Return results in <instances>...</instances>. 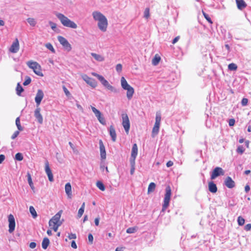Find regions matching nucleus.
Listing matches in <instances>:
<instances>
[{
    "instance_id": "f257e3e1",
    "label": "nucleus",
    "mask_w": 251,
    "mask_h": 251,
    "mask_svg": "<svg viewBox=\"0 0 251 251\" xmlns=\"http://www.w3.org/2000/svg\"><path fill=\"white\" fill-rule=\"evenodd\" d=\"M92 16L94 19L98 22V26L99 29L103 32L106 31L108 22L105 16L99 11L93 12Z\"/></svg>"
},
{
    "instance_id": "f03ea898",
    "label": "nucleus",
    "mask_w": 251,
    "mask_h": 251,
    "mask_svg": "<svg viewBox=\"0 0 251 251\" xmlns=\"http://www.w3.org/2000/svg\"><path fill=\"white\" fill-rule=\"evenodd\" d=\"M62 213V210H60L49 221V226L51 227L55 232L57 231L58 227L62 224V221L60 220Z\"/></svg>"
},
{
    "instance_id": "7ed1b4c3",
    "label": "nucleus",
    "mask_w": 251,
    "mask_h": 251,
    "mask_svg": "<svg viewBox=\"0 0 251 251\" xmlns=\"http://www.w3.org/2000/svg\"><path fill=\"white\" fill-rule=\"evenodd\" d=\"M55 16L60 20L63 26L74 29L77 27V25L75 22L70 20L63 14L56 13Z\"/></svg>"
},
{
    "instance_id": "20e7f679",
    "label": "nucleus",
    "mask_w": 251,
    "mask_h": 251,
    "mask_svg": "<svg viewBox=\"0 0 251 251\" xmlns=\"http://www.w3.org/2000/svg\"><path fill=\"white\" fill-rule=\"evenodd\" d=\"M121 86L122 88L126 90V97L128 100H130L133 97L134 93V90L132 87L128 84L125 78L123 76L121 79Z\"/></svg>"
},
{
    "instance_id": "39448f33",
    "label": "nucleus",
    "mask_w": 251,
    "mask_h": 251,
    "mask_svg": "<svg viewBox=\"0 0 251 251\" xmlns=\"http://www.w3.org/2000/svg\"><path fill=\"white\" fill-rule=\"evenodd\" d=\"M26 65L33 71L35 74L40 76H43L41 66L37 62L30 60L26 62Z\"/></svg>"
},
{
    "instance_id": "423d86ee",
    "label": "nucleus",
    "mask_w": 251,
    "mask_h": 251,
    "mask_svg": "<svg viewBox=\"0 0 251 251\" xmlns=\"http://www.w3.org/2000/svg\"><path fill=\"white\" fill-rule=\"evenodd\" d=\"M171 196V188L169 185L166 186L165 189V194L162 205V211L164 212L166 210L169 205V202Z\"/></svg>"
},
{
    "instance_id": "0eeeda50",
    "label": "nucleus",
    "mask_w": 251,
    "mask_h": 251,
    "mask_svg": "<svg viewBox=\"0 0 251 251\" xmlns=\"http://www.w3.org/2000/svg\"><path fill=\"white\" fill-rule=\"evenodd\" d=\"M225 174L224 170L221 167H216L211 173L210 178L211 179H214L220 176H223Z\"/></svg>"
},
{
    "instance_id": "6e6552de",
    "label": "nucleus",
    "mask_w": 251,
    "mask_h": 251,
    "mask_svg": "<svg viewBox=\"0 0 251 251\" xmlns=\"http://www.w3.org/2000/svg\"><path fill=\"white\" fill-rule=\"evenodd\" d=\"M57 39L60 44H61L66 50L68 51H70L71 50V45L66 38L61 36H58L57 37Z\"/></svg>"
},
{
    "instance_id": "1a4fd4ad",
    "label": "nucleus",
    "mask_w": 251,
    "mask_h": 251,
    "mask_svg": "<svg viewBox=\"0 0 251 251\" xmlns=\"http://www.w3.org/2000/svg\"><path fill=\"white\" fill-rule=\"evenodd\" d=\"M123 122L122 125L123 126L126 132V133H128L130 128V123L129 118L127 115V114H123L122 115Z\"/></svg>"
},
{
    "instance_id": "9d476101",
    "label": "nucleus",
    "mask_w": 251,
    "mask_h": 251,
    "mask_svg": "<svg viewBox=\"0 0 251 251\" xmlns=\"http://www.w3.org/2000/svg\"><path fill=\"white\" fill-rule=\"evenodd\" d=\"M82 78L88 84H89L90 86L92 87L93 88H95L97 85V83L96 80L90 77H89L86 75H82Z\"/></svg>"
},
{
    "instance_id": "9b49d317",
    "label": "nucleus",
    "mask_w": 251,
    "mask_h": 251,
    "mask_svg": "<svg viewBox=\"0 0 251 251\" xmlns=\"http://www.w3.org/2000/svg\"><path fill=\"white\" fill-rule=\"evenodd\" d=\"M8 222H9V232L12 233L15 230V218L13 215L10 214L8 216Z\"/></svg>"
},
{
    "instance_id": "f8f14e48",
    "label": "nucleus",
    "mask_w": 251,
    "mask_h": 251,
    "mask_svg": "<svg viewBox=\"0 0 251 251\" xmlns=\"http://www.w3.org/2000/svg\"><path fill=\"white\" fill-rule=\"evenodd\" d=\"M44 96V94L43 91L41 89L38 90L35 98V101L36 102L37 107H39L42 99H43Z\"/></svg>"
},
{
    "instance_id": "ddd939ff",
    "label": "nucleus",
    "mask_w": 251,
    "mask_h": 251,
    "mask_svg": "<svg viewBox=\"0 0 251 251\" xmlns=\"http://www.w3.org/2000/svg\"><path fill=\"white\" fill-rule=\"evenodd\" d=\"M45 172L48 176L49 181L52 182L54 180L53 176L48 161L45 163Z\"/></svg>"
},
{
    "instance_id": "4468645a",
    "label": "nucleus",
    "mask_w": 251,
    "mask_h": 251,
    "mask_svg": "<svg viewBox=\"0 0 251 251\" xmlns=\"http://www.w3.org/2000/svg\"><path fill=\"white\" fill-rule=\"evenodd\" d=\"M225 185L228 188L231 189L235 187V183L230 176L226 177L224 181Z\"/></svg>"
},
{
    "instance_id": "2eb2a0df",
    "label": "nucleus",
    "mask_w": 251,
    "mask_h": 251,
    "mask_svg": "<svg viewBox=\"0 0 251 251\" xmlns=\"http://www.w3.org/2000/svg\"><path fill=\"white\" fill-rule=\"evenodd\" d=\"M41 109L39 107H37L34 111V116L37 120L39 123L42 124L43 122V117L40 113Z\"/></svg>"
},
{
    "instance_id": "dca6fc26",
    "label": "nucleus",
    "mask_w": 251,
    "mask_h": 251,
    "mask_svg": "<svg viewBox=\"0 0 251 251\" xmlns=\"http://www.w3.org/2000/svg\"><path fill=\"white\" fill-rule=\"evenodd\" d=\"M19 50V44L17 39H16V41L14 42L10 49L9 50L13 53H16Z\"/></svg>"
},
{
    "instance_id": "f3484780",
    "label": "nucleus",
    "mask_w": 251,
    "mask_h": 251,
    "mask_svg": "<svg viewBox=\"0 0 251 251\" xmlns=\"http://www.w3.org/2000/svg\"><path fill=\"white\" fill-rule=\"evenodd\" d=\"M100 157L101 159H105L106 157V151L104 146L101 140L100 141Z\"/></svg>"
},
{
    "instance_id": "a211bd4d",
    "label": "nucleus",
    "mask_w": 251,
    "mask_h": 251,
    "mask_svg": "<svg viewBox=\"0 0 251 251\" xmlns=\"http://www.w3.org/2000/svg\"><path fill=\"white\" fill-rule=\"evenodd\" d=\"M92 75L96 76L101 83V84L105 87L109 82L101 75H100L96 73H92Z\"/></svg>"
},
{
    "instance_id": "6ab92c4d",
    "label": "nucleus",
    "mask_w": 251,
    "mask_h": 251,
    "mask_svg": "<svg viewBox=\"0 0 251 251\" xmlns=\"http://www.w3.org/2000/svg\"><path fill=\"white\" fill-rule=\"evenodd\" d=\"M109 132L110 135L111 137V139L113 142H115L117 138V135L115 129L113 126H111L109 128Z\"/></svg>"
},
{
    "instance_id": "aec40b11",
    "label": "nucleus",
    "mask_w": 251,
    "mask_h": 251,
    "mask_svg": "<svg viewBox=\"0 0 251 251\" xmlns=\"http://www.w3.org/2000/svg\"><path fill=\"white\" fill-rule=\"evenodd\" d=\"M65 192L69 198H71L72 196V186L70 183H67L65 185Z\"/></svg>"
},
{
    "instance_id": "412c9836",
    "label": "nucleus",
    "mask_w": 251,
    "mask_h": 251,
    "mask_svg": "<svg viewBox=\"0 0 251 251\" xmlns=\"http://www.w3.org/2000/svg\"><path fill=\"white\" fill-rule=\"evenodd\" d=\"M208 189L212 193H215L217 191V186L213 181L208 183Z\"/></svg>"
},
{
    "instance_id": "4be33fe9",
    "label": "nucleus",
    "mask_w": 251,
    "mask_h": 251,
    "mask_svg": "<svg viewBox=\"0 0 251 251\" xmlns=\"http://www.w3.org/2000/svg\"><path fill=\"white\" fill-rule=\"evenodd\" d=\"M237 6L240 10H242L247 6V4L244 0H236Z\"/></svg>"
},
{
    "instance_id": "5701e85b",
    "label": "nucleus",
    "mask_w": 251,
    "mask_h": 251,
    "mask_svg": "<svg viewBox=\"0 0 251 251\" xmlns=\"http://www.w3.org/2000/svg\"><path fill=\"white\" fill-rule=\"evenodd\" d=\"M91 55L95 58V59L99 62L104 61V58L101 55L92 52Z\"/></svg>"
},
{
    "instance_id": "b1692460",
    "label": "nucleus",
    "mask_w": 251,
    "mask_h": 251,
    "mask_svg": "<svg viewBox=\"0 0 251 251\" xmlns=\"http://www.w3.org/2000/svg\"><path fill=\"white\" fill-rule=\"evenodd\" d=\"M138 154V147L136 144H134L131 150V156L136 157Z\"/></svg>"
},
{
    "instance_id": "393cba45",
    "label": "nucleus",
    "mask_w": 251,
    "mask_h": 251,
    "mask_svg": "<svg viewBox=\"0 0 251 251\" xmlns=\"http://www.w3.org/2000/svg\"><path fill=\"white\" fill-rule=\"evenodd\" d=\"M49 244H50L49 239L47 237L44 238L42 242V248L44 250L47 249L48 246L49 245Z\"/></svg>"
},
{
    "instance_id": "a878e982",
    "label": "nucleus",
    "mask_w": 251,
    "mask_h": 251,
    "mask_svg": "<svg viewBox=\"0 0 251 251\" xmlns=\"http://www.w3.org/2000/svg\"><path fill=\"white\" fill-rule=\"evenodd\" d=\"M160 125L154 124L152 130V136L154 137L157 135L159 132Z\"/></svg>"
},
{
    "instance_id": "bb28decb",
    "label": "nucleus",
    "mask_w": 251,
    "mask_h": 251,
    "mask_svg": "<svg viewBox=\"0 0 251 251\" xmlns=\"http://www.w3.org/2000/svg\"><path fill=\"white\" fill-rule=\"evenodd\" d=\"M27 22L31 26H35L37 24L36 20L33 18H28L27 19Z\"/></svg>"
},
{
    "instance_id": "cd10ccee",
    "label": "nucleus",
    "mask_w": 251,
    "mask_h": 251,
    "mask_svg": "<svg viewBox=\"0 0 251 251\" xmlns=\"http://www.w3.org/2000/svg\"><path fill=\"white\" fill-rule=\"evenodd\" d=\"M96 117L97 118L98 121H99V122L100 124H101L103 125H106L105 120L104 117L103 116H102L101 113H100V114H99V115L96 116Z\"/></svg>"
},
{
    "instance_id": "c85d7f7f",
    "label": "nucleus",
    "mask_w": 251,
    "mask_h": 251,
    "mask_svg": "<svg viewBox=\"0 0 251 251\" xmlns=\"http://www.w3.org/2000/svg\"><path fill=\"white\" fill-rule=\"evenodd\" d=\"M96 117L97 118L98 121H99V122L100 124H101L103 125H106L105 120L104 117L103 116H102L101 113H100V114H99V115L96 116Z\"/></svg>"
},
{
    "instance_id": "c756f323",
    "label": "nucleus",
    "mask_w": 251,
    "mask_h": 251,
    "mask_svg": "<svg viewBox=\"0 0 251 251\" xmlns=\"http://www.w3.org/2000/svg\"><path fill=\"white\" fill-rule=\"evenodd\" d=\"M96 117L97 118L98 121H99V122L100 124H101L103 125H106L105 120L104 117L103 116H102L101 113H100V114H99V115L96 116Z\"/></svg>"
},
{
    "instance_id": "7c9ffc66",
    "label": "nucleus",
    "mask_w": 251,
    "mask_h": 251,
    "mask_svg": "<svg viewBox=\"0 0 251 251\" xmlns=\"http://www.w3.org/2000/svg\"><path fill=\"white\" fill-rule=\"evenodd\" d=\"M96 117L97 118L98 121H99V122L100 124H101L103 125H106L105 120L104 117L103 116H102L101 113H100V114H99V115L96 116Z\"/></svg>"
},
{
    "instance_id": "2f4dec72",
    "label": "nucleus",
    "mask_w": 251,
    "mask_h": 251,
    "mask_svg": "<svg viewBox=\"0 0 251 251\" xmlns=\"http://www.w3.org/2000/svg\"><path fill=\"white\" fill-rule=\"evenodd\" d=\"M155 187L156 185L154 182L150 183L148 188V193L149 194L153 192L154 190Z\"/></svg>"
},
{
    "instance_id": "473e14b6",
    "label": "nucleus",
    "mask_w": 251,
    "mask_h": 251,
    "mask_svg": "<svg viewBox=\"0 0 251 251\" xmlns=\"http://www.w3.org/2000/svg\"><path fill=\"white\" fill-rule=\"evenodd\" d=\"M84 208H85V203L83 202L81 206V207L79 208L78 211L77 216L78 218H80L82 215H83L84 211Z\"/></svg>"
},
{
    "instance_id": "72a5a7b5",
    "label": "nucleus",
    "mask_w": 251,
    "mask_h": 251,
    "mask_svg": "<svg viewBox=\"0 0 251 251\" xmlns=\"http://www.w3.org/2000/svg\"><path fill=\"white\" fill-rule=\"evenodd\" d=\"M24 91V89L19 83H18L16 87V93L18 96H21V93Z\"/></svg>"
},
{
    "instance_id": "f704fd0d",
    "label": "nucleus",
    "mask_w": 251,
    "mask_h": 251,
    "mask_svg": "<svg viewBox=\"0 0 251 251\" xmlns=\"http://www.w3.org/2000/svg\"><path fill=\"white\" fill-rule=\"evenodd\" d=\"M16 125L20 131H22L23 130V127L21 126L20 124V117H17L16 119Z\"/></svg>"
},
{
    "instance_id": "c9c22d12",
    "label": "nucleus",
    "mask_w": 251,
    "mask_h": 251,
    "mask_svg": "<svg viewBox=\"0 0 251 251\" xmlns=\"http://www.w3.org/2000/svg\"><path fill=\"white\" fill-rule=\"evenodd\" d=\"M27 176L28 183L29 186H30L31 188L33 189L34 188V186H33V182L32 181L31 175L29 173H27Z\"/></svg>"
},
{
    "instance_id": "e433bc0d",
    "label": "nucleus",
    "mask_w": 251,
    "mask_h": 251,
    "mask_svg": "<svg viewBox=\"0 0 251 251\" xmlns=\"http://www.w3.org/2000/svg\"><path fill=\"white\" fill-rule=\"evenodd\" d=\"M161 119V114L160 113H157L156 114L155 124L160 125Z\"/></svg>"
},
{
    "instance_id": "4c0bfd02",
    "label": "nucleus",
    "mask_w": 251,
    "mask_h": 251,
    "mask_svg": "<svg viewBox=\"0 0 251 251\" xmlns=\"http://www.w3.org/2000/svg\"><path fill=\"white\" fill-rule=\"evenodd\" d=\"M160 60V57L155 55V57L152 59V63L154 65H157Z\"/></svg>"
},
{
    "instance_id": "58836bf2",
    "label": "nucleus",
    "mask_w": 251,
    "mask_h": 251,
    "mask_svg": "<svg viewBox=\"0 0 251 251\" xmlns=\"http://www.w3.org/2000/svg\"><path fill=\"white\" fill-rule=\"evenodd\" d=\"M105 87L108 90L114 93H117L118 92L116 89H115L113 86L111 85L109 83Z\"/></svg>"
},
{
    "instance_id": "ea45409f",
    "label": "nucleus",
    "mask_w": 251,
    "mask_h": 251,
    "mask_svg": "<svg viewBox=\"0 0 251 251\" xmlns=\"http://www.w3.org/2000/svg\"><path fill=\"white\" fill-rule=\"evenodd\" d=\"M228 69L230 71H235L237 69V66L234 63H230L228 66Z\"/></svg>"
},
{
    "instance_id": "a19ab883",
    "label": "nucleus",
    "mask_w": 251,
    "mask_h": 251,
    "mask_svg": "<svg viewBox=\"0 0 251 251\" xmlns=\"http://www.w3.org/2000/svg\"><path fill=\"white\" fill-rule=\"evenodd\" d=\"M29 211L33 218H35L37 217V215L36 212L33 206H30L29 207Z\"/></svg>"
},
{
    "instance_id": "79ce46f5",
    "label": "nucleus",
    "mask_w": 251,
    "mask_h": 251,
    "mask_svg": "<svg viewBox=\"0 0 251 251\" xmlns=\"http://www.w3.org/2000/svg\"><path fill=\"white\" fill-rule=\"evenodd\" d=\"M97 186L101 191H104L105 190V187L103 184L100 181H98L96 184Z\"/></svg>"
},
{
    "instance_id": "37998d69",
    "label": "nucleus",
    "mask_w": 251,
    "mask_h": 251,
    "mask_svg": "<svg viewBox=\"0 0 251 251\" xmlns=\"http://www.w3.org/2000/svg\"><path fill=\"white\" fill-rule=\"evenodd\" d=\"M45 47L48 49H49L52 52H53V53L55 52V50L53 48L52 45L50 43H47L45 45Z\"/></svg>"
},
{
    "instance_id": "c03bdc74",
    "label": "nucleus",
    "mask_w": 251,
    "mask_h": 251,
    "mask_svg": "<svg viewBox=\"0 0 251 251\" xmlns=\"http://www.w3.org/2000/svg\"><path fill=\"white\" fill-rule=\"evenodd\" d=\"M137 231V228L136 227H129L126 229V233H133Z\"/></svg>"
},
{
    "instance_id": "a18cd8bd",
    "label": "nucleus",
    "mask_w": 251,
    "mask_h": 251,
    "mask_svg": "<svg viewBox=\"0 0 251 251\" xmlns=\"http://www.w3.org/2000/svg\"><path fill=\"white\" fill-rule=\"evenodd\" d=\"M238 224L239 226H241L244 225L245 223V219L241 216H239L237 220Z\"/></svg>"
},
{
    "instance_id": "49530a36",
    "label": "nucleus",
    "mask_w": 251,
    "mask_h": 251,
    "mask_svg": "<svg viewBox=\"0 0 251 251\" xmlns=\"http://www.w3.org/2000/svg\"><path fill=\"white\" fill-rule=\"evenodd\" d=\"M150 16V9L149 8H146L144 12V17L146 19H148Z\"/></svg>"
},
{
    "instance_id": "de8ad7c7",
    "label": "nucleus",
    "mask_w": 251,
    "mask_h": 251,
    "mask_svg": "<svg viewBox=\"0 0 251 251\" xmlns=\"http://www.w3.org/2000/svg\"><path fill=\"white\" fill-rule=\"evenodd\" d=\"M15 159L18 161H22L23 159V156L21 153H17L15 155Z\"/></svg>"
},
{
    "instance_id": "09e8293b",
    "label": "nucleus",
    "mask_w": 251,
    "mask_h": 251,
    "mask_svg": "<svg viewBox=\"0 0 251 251\" xmlns=\"http://www.w3.org/2000/svg\"><path fill=\"white\" fill-rule=\"evenodd\" d=\"M62 88H63L64 92L65 93V94L67 97H69L70 96H71L70 92L67 89V88L65 87V86L63 85L62 86Z\"/></svg>"
},
{
    "instance_id": "8fccbe9b",
    "label": "nucleus",
    "mask_w": 251,
    "mask_h": 251,
    "mask_svg": "<svg viewBox=\"0 0 251 251\" xmlns=\"http://www.w3.org/2000/svg\"><path fill=\"white\" fill-rule=\"evenodd\" d=\"M91 108L92 111L95 114V116H97L99 114H100L101 112L99 110L96 109L95 107H94L93 106H91Z\"/></svg>"
},
{
    "instance_id": "3c124183",
    "label": "nucleus",
    "mask_w": 251,
    "mask_h": 251,
    "mask_svg": "<svg viewBox=\"0 0 251 251\" xmlns=\"http://www.w3.org/2000/svg\"><path fill=\"white\" fill-rule=\"evenodd\" d=\"M244 151L245 149L242 146H238L236 150V151L240 154H242L244 152Z\"/></svg>"
},
{
    "instance_id": "603ef678",
    "label": "nucleus",
    "mask_w": 251,
    "mask_h": 251,
    "mask_svg": "<svg viewBox=\"0 0 251 251\" xmlns=\"http://www.w3.org/2000/svg\"><path fill=\"white\" fill-rule=\"evenodd\" d=\"M31 78L30 77L26 76L25 80L24 82L23 85L25 86H26V85H28L29 84H30V83L31 82Z\"/></svg>"
},
{
    "instance_id": "864d4df0",
    "label": "nucleus",
    "mask_w": 251,
    "mask_h": 251,
    "mask_svg": "<svg viewBox=\"0 0 251 251\" xmlns=\"http://www.w3.org/2000/svg\"><path fill=\"white\" fill-rule=\"evenodd\" d=\"M135 159L136 157L131 156L130 159V164L131 167H135Z\"/></svg>"
},
{
    "instance_id": "5fc2aeb1",
    "label": "nucleus",
    "mask_w": 251,
    "mask_h": 251,
    "mask_svg": "<svg viewBox=\"0 0 251 251\" xmlns=\"http://www.w3.org/2000/svg\"><path fill=\"white\" fill-rule=\"evenodd\" d=\"M49 24L51 27V28L54 30L55 31L56 29V24L50 21Z\"/></svg>"
},
{
    "instance_id": "6e6d98bb",
    "label": "nucleus",
    "mask_w": 251,
    "mask_h": 251,
    "mask_svg": "<svg viewBox=\"0 0 251 251\" xmlns=\"http://www.w3.org/2000/svg\"><path fill=\"white\" fill-rule=\"evenodd\" d=\"M248 100L247 98H243L241 101L242 106H246L248 104Z\"/></svg>"
},
{
    "instance_id": "4d7b16f0",
    "label": "nucleus",
    "mask_w": 251,
    "mask_h": 251,
    "mask_svg": "<svg viewBox=\"0 0 251 251\" xmlns=\"http://www.w3.org/2000/svg\"><path fill=\"white\" fill-rule=\"evenodd\" d=\"M116 70L118 72H121L122 70V65L121 64H118L116 66Z\"/></svg>"
},
{
    "instance_id": "13d9d810",
    "label": "nucleus",
    "mask_w": 251,
    "mask_h": 251,
    "mask_svg": "<svg viewBox=\"0 0 251 251\" xmlns=\"http://www.w3.org/2000/svg\"><path fill=\"white\" fill-rule=\"evenodd\" d=\"M203 16L204 17H205V18L210 23H212V21L211 20V19L209 17V16L206 14L204 12H203Z\"/></svg>"
},
{
    "instance_id": "bf43d9fd",
    "label": "nucleus",
    "mask_w": 251,
    "mask_h": 251,
    "mask_svg": "<svg viewBox=\"0 0 251 251\" xmlns=\"http://www.w3.org/2000/svg\"><path fill=\"white\" fill-rule=\"evenodd\" d=\"M68 238L70 239H75L76 238V235L75 233H71L68 235Z\"/></svg>"
},
{
    "instance_id": "052dcab7",
    "label": "nucleus",
    "mask_w": 251,
    "mask_h": 251,
    "mask_svg": "<svg viewBox=\"0 0 251 251\" xmlns=\"http://www.w3.org/2000/svg\"><path fill=\"white\" fill-rule=\"evenodd\" d=\"M19 134V131H15L14 133H13V134L11 136V139H15L18 136Z\"/></svg>"
},
{
    "instance_id": "680f3d73",
    "label": "nucleus",
    "mask_w": 251,
    "mask_h": 251,
    "mask_svg": "<svg viewBox=\"0 0 251 251\" xmlns=\"http://www.w3.org/2000/svg\"><path fill=\"white\" fill-rule=\"evenodd\" d=\"M244 229L246 231H250L251 229V224H247L244 227Z\"/></svg>"
},
{
    "instance_id": "e2e57ef3",
    "label": "nucleus",
    "mask_w": 251,
    "mask_h": 251,
    "mask_svg": "<svg viewBox=\"0 0 251 251\" xmlns=\"http://www.w3.org/2000/svg\"><path fill=\"white\" fill-rule=\"evenodd\" d=\"M228 124L230 126H233L235 124V120L234 119H229Z\"/></svg>"
},
{
    "instance_id": "0e129e2a",
    "label": "nucleus",
    "mask_w": 251,
    "mask_h": 251,
    "mask_svg": "<svg viewBox=\"0 0 251 251\" xmlns=\"http://www.w3.org/2000/svg\"><path fill=\"white\" fill-rule=\"evenodd\" d=\"M88 240L90 243H92L93 241V236L92 234L90 233L88 236Z\"/></svg>"
},
{
    "instance_id": "69168bd1",
    "label": "nucleus",
    "mask_w": 251,
    "mask_h": 251,
    "mask_svg": "<svg viewBox=\"0 0 251 251\" xmlns=\"http://www.w3.org/2000/svg\"><path fill=\"white\" fill-rule=\"evenodd\" d=\"M36 246V244L35 242H31L29 244V247L31 249H34Z\"/></svg>"
},
{
    "instance_id": "338daca9",
    "label": "nucleus",
    "mask_w": 251,
    "mask_h": 251,
    "mask_svg": "<svg viewBox=\"0 0 251 251\" xmlns=\"http://www.w3.org/2000/svg\"><path fill=\"white\" fill-rule=\"evenodd\" d=\"M71 247L74 249H76L77 248V245L75 241H73L71 243Z\"/></svg>"
},
{
    "instance_id": "774afa93",
    "label": "nucleus",
    "mask_w": 251,
    "mask_h": 251,
    "mask_svg": "<svg viewBox=\"0 0 251 251\" xmlns=\"http://www.w3.org/2000/svg\"><path fill=\"white\" fill-rule=\"evenodd\" d=\"M5 157L3 154L0 155V164L2 163V162L4 160Z\"/></svg>"
}]
</instances>
